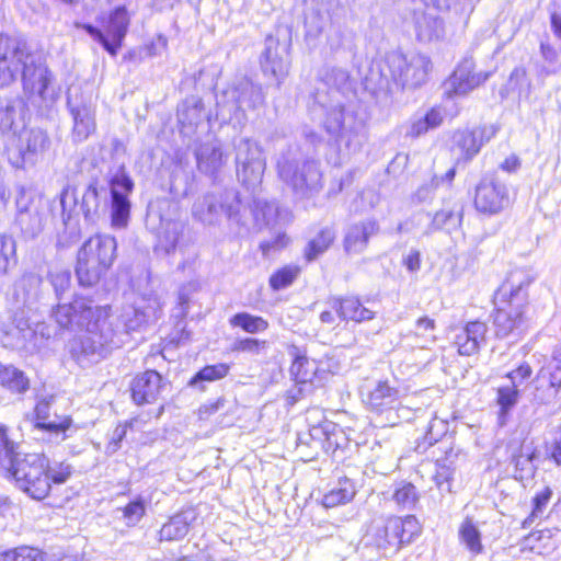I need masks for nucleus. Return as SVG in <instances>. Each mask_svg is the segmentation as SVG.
Here are the masks:
<instances>
[{
    "label": "nucleus",
    "mask_w": 561,
    "mask_h": 561,
    "mask_svg": "<svg viewBox=\"0 0 561 561\" xmlns=\"http://www.w3.org/2000/svg\"><path fill=\"white\" fill-rule=\"evenodd\" d=\"M21 78L26 94L45 98L49 71L25 39L0 34V87Z\"/></svg>",
    "instance_id": "f257e3e1"
},
{
    "label": "nucleus",
    "mask_w": 561,
    "mask_h": 561,
    "mask_svg": "<svg viewBox=\"0 0 561 561\" xmlns=\"http://www.w3.org/2000/svg\"><path fill=\"white\" fill-rule=\"evenodd\" d=\"M18 449L19 445L8 437L7 426L0 424V472L13 478L32 499H45L50 492L49 459L45 454H22Z\"/></svg>",
    "instance_id": "f03ea898"
},
{
    "label": "nucleus",
    "mask_w": 561,
    "mask_h": 561,
    "mask_svg": "<svg viewBox=\"0 0 561 561\" xmlns=\"http://www.w3.org/2000/svg\"><path fill=\"white\" fill-rule=\"evenodd\" d=\"M133 188L134 182L125 173L114 175L108 181V185L98 180L91 181L85 186L80 202V209L84 219L96 222L100 218L106 216L111 208L113 226H126L130 211L128 196Z\"/></svg>",
    "instance_id": "7ed1b4c3"
},
{
    "label": "nucleus",
    "mask_w": 561,
    "mask_h": 561,
    "mask_svg": "<svg viewBox=\"0 0 561 561\" xmlns=\"http://www.w3.org/2000/svg\"><path fill=\"white\" fill-rule=\"evenodd\" d=\"M531 282L526 273L515 272L500 287L493 314L499 337L519 336L527 330L530 321L528 288Z\"/></svg>",
    "instance_id": "20e7f679"
},
{
    "label": "nucleus",
    "mask_w": 561,
    "mask_h": 561,
    "mask_svg": "<svg viewBox=\"0 0 561 561\" xmlns=\"http://www.w3.org/2000/svg\"><path fill=\"white\" fill-rule=\"evenodd\" d=\"M282 182L300 198L311 197L322 188L320 162L305 156L298 146H289L276 162Z\"/></svg>",
    "instance_id": "39448f33"
},
{
    "label": "nucleus",
    "mask_w": 561,
    "mask_h": 561,
    "mask_svg": "<svg viewBox=\"0 0 561 561\" xmlns=\"http://www.w3.org/2000/svg\"><path fill=\"white\" fill-rule=\"evenodd\" d=\"M82 331V334L70 342L69 352L71 357L83 367L98 363L106 357L111 350L119 347L123 343L107 314L96 318L93 325Z\"/></svg>",
    "instance_id": "423d86ee"
},
{
    "label": "nucleus",
    "mask_w": 561,
    "mask_h": 561,
    "mask_svg": "<svg viewBox=\"0 0 561 561\" xmlns=\"http://www.w3.org/2000/svg\"><path fill=\"white\" fill-rule=\"evenodd\" d=\"M117 243L114 237L96 234L87 240L78 251L76 274L81 286L99 283L116 257Z\"/></svg>",
    "instance_id": "0eeeda50"
},
{
    "label": "nucleus",
    "mask_w": 561,
    "mask_h": 561,
    "mask_svg": "<svg viewBox=\"0 0 561 561\" xmlns=\"http://www.w3.org/2000/svg\"><path fill=\"white\" fill-rule=\"evenodd\" d=\"M432 64L422 54L403 55L400 51L387 54L380 67L379 89L390 90V83L404 88H417L426 82Z\"/></svg>",
    "instance_id": "6e6552de"
},
{
    "label": "nucleus",
    "mask_w": 561,
    "mask_h": 561,
    "mask_svg": "<svg viewBox=\"0 0 561 561\" xmlns=\"http://www.w3.org/2000/svg\"><path fill=\"white\" fill-rule=\"evenodd\" d=\"M323 126L350 150L357 151L366 141L365 118L354 103L344 105L336 101L328 108Z\"/></svg>",
    "instance_id": "1a4fd4ad"
},
{
    "label": "nucleus",
    "mask_w": 561,
    "mask_h": 561,
    "mask_svg": "<svg viewBox=\"0 0 561 561\" xmlns=\"http://www.w3.org/2000/svg\"><path fill=\"white\" fill-rule=\"evenodd\" d=\"M421 534V524L413 515L404 518L390 517L371 526L366 535L367 545L376 547L385 556L397 552Z\"/></svg>",
    "instance_id": "9d476101"
},
{
    "label": "nucleus",
    "mask_w": 561,
    "mask_h": 561,
    "mask_svg": "<svg viewBox=\"0 0 561 561\" xmlns=\"http://www.w3.org/2000/svg\"><path fill=\"white\" fill-rule=\"evenodd\" d=\"M15 222L27 238L38 236L46 224L49 205L35 190L25 185L16 186Z\"/></svg>",
    "instance_id": "9b49d317"
},
{
    "label": "nucleus",
    "mask_w": 561,
    "mask_h": 561,
    "mask_svg": "<svg viewBox=\"0 0 561 561\" xmlns=\"http://www.w3.org/2000/svg\"><path fill=\"white\" fill-rule=\"evenodd\" d=\"M234 162L239 181L249 190H255L262 182L266 159L262 147L250 138L233 141Z\"/></svg>",
    "instance_id": "f8f14e48"
},
{
    "label": "nucleus",
    "mask_w": 561,
    "mask_h": 561,
    "mask_svg": "<svg viewBox=\"0 0 561 561\" xmlns=\"http://www.w3.org/2000/svg\"><path fill=\"white\" fill-rule=\"evenodd\" d=\"M106 314L105 308L83 297H77L69 304H58L51 312L58 327L69 331H82L93 325L96 318H103Z\"/></svg>",
    "instance_id": "ddd939ff"
},
{
    "label": "nucleus",
    "mask_w": 561,
    "mask_h": 561,
    "mask_svg": "<svg viewBox=\"0 0 561 561\" xmlns=\"http://www.w3.org/2000/svg\"><path fill=\"white\" fill-rule=\"evenodd\" d=\"M49 147L50 139L46 131L39 128L26 130L20 136L19 144L8 150V161L18 170L33 168Z\"/></svg>",
    "instance_id": "4468645a"
},
{
    "label": "nucleus",
    "mask_w": 561,
    "mask_h": 561,
    "mask_svg": "<svg viewBox=\"0 0 561 561\" xmlns=\"http://www.w3.org/2000/svg\"><path fill=\"white\" fill-rule=\"evenodd\" d=\"M239 209L240 202L234 192H225L219 195L207 193L195 201L192 214L195 219L204 225H215L224 214L228 218L239 221Z\"/></svg>",
    "instance_id": "2eb2a0df"
},
{
    "label": "nucleus",
    "mask_w": 561,
    "mask_h": 561,
    "mask_svg": "<svg viewBox=\"0 0 561 561\" xmlns=\"http://www.w3.org/2000/svg\"><path fill=\"white\" fill-rule=\"evenodd\" d=\"M129 26V16L125 7L114 9L104 25L106 35L91 24H84L83 30L113 57L122 47Z\"/></svg>",
    "instance_id": "dca6fc26"
},
{
    "label": "nucleus",
    "mask_w": 561,
    "mask_h": 561,
    "mask_svg": "<svg viewBox=\"0 0 561 561\" xmlns=\"http://www.w3.org/2000/svg\"><path fill=\"white\" fill-rule=\"evenodd\" d=\"M67 107L72 118V140L75 142L87 140L96 129L95 106L91 99L70 89L67 95Z\"/></svg>",
    "instance_id": "f3484780"
},
{
    "label": "nucleus",
    "mask_w": 561,
    "mask_h": 561,
    "mask_svg": "<svg viewBox=\"0 0 561 561\" xmlns=\"http://www.w3.org/2000/svg\"><path fill=\"white\" fill-rule=\"evenodd\" d=\"M510 205V193L504 183L484 176L476 187L474 207L484 215H497Z\"/></svg>",
    "instance_id": "a211bd4d"
},
{
    "label": "nucleus",
    "mask_w": 561,
    "mask_h": 561,
    "mask_svg": "<svg viewBox=\"0 0 561 561\" xmlns=\"http://www.w3.org/2000/svg\"><path fill=\"white\" fill-rule=\"evenodd\" d=\"M364 402L377 414H386L385 424L396 425L399 422L400 415L393 411L399 409L400 391L398 388L391 387L388 381H378L368 391Z\"/></svg>",
    "instance_id": "6ab92c4d"
},
{
    "label": "nucleus",
    "mask_w": 561,
    "mask_h": 561,
    "mask_svg": "<svg viewBox=\"0 0 561 561\" xmlns=\"http://www.w3.org/2000/svg\"><path fill=\"white\" fill-rule=\"evenodd\" d=\"M28 320L23 312H15L5 322L0 318V343L5 348L36 352V344L30 342Z\"/></svg>",
    "instance_id": "aec40b11"
},
{
    "label": "nucleus",
    "mask_w": 561,
    "mask_h": 561,
    "mask_svg": "<svg viewBox=\"0 0 561 561\" xmlns=\"http://www.w3.org/2000/svg\"><path fill=\"white\" fill-rule=\"evenodd\" d=\"M260 64L263 73L273 78L279 85L289 71L287 46L280 45L274 37H267Z\"/></svg>",
    "instance_id": "412c9836"
},
{
    "label": "nucleus",
    "mask_w": 561,
    "mask_h": 561,
    "mask_svg": "<svg viewBox=\"0 0 561 561\" xmlns=\"http://www.w3.org/2000/svg\"><path fill=\"white\" fill-rule=\"evenodd\" d=\"M472 60H463L444 83V94L448 98L462 96L483 83L489 73L473 72Z\"/></svg>",
    "instance_id": "4be33fe9"
},
{
    "label": "nucleus",
    "mask_w": 561,
    "mask_h": 561,
    "mask_svg": "<svg viewBox=\"0 0 561 561\" xmlns=\"http://www.w3.org/2000/svg\"><path fill=\"white\" fill-rule=\"evenodd\" d=\"M225 95L231 101L229 112L255 110L265 100L262 88L248 78L240 79Z\"/></svg>",
    "instance_id": "5701e85b"
},
{
    "label": "nucleus",
    "mask_w": 561,
    "mask_h": 561,
    "mask_svg": "<svg viewBox=\"0 0 561 561\" xmlns=\"http://www.w3.org/2000/svg\"><path fill=\"white\" fill-rule=\"evenodd\" d=\"M380 226L376 219H365L350 225L344 234L343 248L347 254H359L364 252L370 238L377 236Z\"/></svg>",
    "instance_id": "b1692460"
},
{
    "label": "nucleus",
    "mask_w": 561,
    "mask_h": 561,
    "mask_svg": "<svg viewBox=\"0 0 561 561\" xmlns=\"http://www.w3.org/2000/svg\"><path fill=\"white\" fill-rule=\"evenodd\" d=\"M164 386L162 376L158 371L146 370L137 375L130 383L133 401L138 405L153 403L160 397Z\"/></svg>",
    "instance_id": "393cba45"
},
{
    "label": "nucleus",
    "mask_w": 561,
    "mask_h": 561,
    "mask_svg": "<svg viewBox=\"0 0 561 561\" xmlns=\"http://www.w3.org/2000/svg\"><path fill=\"white\" fill-rule=\"evenodd\" d=\"M162 313L161 305L157 299L144 301V305L129 306L121 314V322L125 331H138L146 324L157 321Z\"/></svg>",
    "instance_id": "a878e982"
},
{
    "label": "nucleus",
    "mask_w": 561,
    "mask_h": 561,
    "mask_svg": "<svg viewBox=\"0 0 561 561\" xmlns=\"http://www.w3.org/2000/svg\"><path fill=\"white\" fill-rule=\"evenodd\" d=\"M327 304L343 321L364 322L375 318V312L366 308L357 296H331Z\"/></svg>",
    "instance_id": "bb28decb"
},
{
    "label": "nucleus",
    "mask_w": 561,
    "mask_h": 561,
    "mask_svg": "<svg viewBox=\"0 0 561 561\" xmlns=\"http://www.w3.org/2000/svg\"><path fill=\"white\" fill-rule=\"evenodd\" d=\"M197 168L207 175H215L227 161L218 139H210L198 145L195 150Z\"/></svg>",
    "instance_id": "cd10ccee"
},
{
    "label": "nucleus",
    "mask_w": 561,
    "mask_h": 561,
    "mask_svg": "<svg viewBox=\"0 0 561 561\" xmlns=\"http://www.w3.org/2000/svg\"><path fill=\"white\" fill-rule=\"evenodd\" d=\"M488 327L484 322L472 321L467 323L463 331L457 335L456 345L460 355L470 356L476 354L482 344L485 343Z\"/></svg>",
    "instance_id": "c85d7f7f"
},
{
    "label": "nucleus",
    "mask_w": 561,
    "mask_h": 561,
    "mask_svg": "<svg viewBox=\"0 0 561 561\" xmlns=\"http://www.w3.org/2000/svg\"><path fill=\"white\" fill-rule=\"evenodd\" d=\"M197 519V513L193 508L183 510L170 517L159 531L160 540L173 541L183 539L191 526Z\"/></svg>",
    "instance_id": "c756f323"
},
{
    "label": "nucleus",
    "mask_w": 561,
    "mask_h": 561,
    "mask_svg": "<svg viewBox=\"0 0 561 561\" xmlns=\"http://www.w3.org/2000/svg\"><path fill=\"white\" fill-rule=\"evenodd\" d=\"M35 414L38 422L36 427L43 428L55 436L57 440H65L69 435L68 432L72 430V420L70 417H64L59 422L51 421L45 422L49 415V401L44 399L41 400L35 407Z\"/></svg>",
    "instance_id": "7c9ffc66"
},
{
    "label": "nucleus",
    "mask_w": 561,
    "mask_h": 561,
    "mask_svg": "<svg viewBox=\"0 0 561 561\" xmlns=\"http://www.w3.org/2000/svg\"><path fill=\"white\" fill-rule=\"evenodd\" d=\"M483 131L476 130H458L454 134L453 140L455 149L458 151V159L465 161L471 160L482 147Z\"/></svg>",
    "instance_id": "2f4dec72"
},
{
    "label": "nucleus",
    "mask_w": 561,
    "mask_h": 561,
    "mask_svg": "<svg viewBox=\"0 0 561 561\" xmlns=\"http://www.w3.org/2000/svg\"><path fill=\"white\" fill-rule=\"evenodd\" d=\"M184 230V225L176 220H167L161 224L158 233L156 252L158 254L169 255L176 249L180 237Z\"/></svg>",
    "instance_id": "473e14b6"
},
{
    "label": "nucleus",
    "mask_w": 561,
    "mask_h": 561,
    "mask_svg": "<svg viewBox=\"0 0 561 561\" xmlns=\"http://www.w3.org/2000/svg\"><path fill=\"white\" fill-rule=\"evenodd\" d=\"M205 118L207 113L201 98L187 96L178 107V119L183 126H197Z\"/></svg>",
    "instance_id": "72a5a7b5"
},
{
    "label": "nucleus",
    "mask_w": 561,
    "mask_h": 561,
    "mask_svg": "<svg viewBox=\"0 0 561 561\" xmlns=\"http://www.w3.org/2000/svg\"><path fill=\"white\" fill-rule=\"evenodd\" d=\"M415 32L421 42H432L438 39L443 33V21L431 13H420L415 15Z\"/></svg>",
    "instance_id": "f704fd0d"
},
{
    "label": "nucleus",
    "mask_w": 561,
    "mask_h": 561,
    "mask_svg": "<svg viewBox=\"0 0 561 561\" xmlns=\"http://www.w3.org/2000/svg\"><path fill=\"white\" fill-rule=\"evenodd\" d=\"M0 385L13 393H24L30 389V379L13 365L0 363Z\"/></svg>",
    "instance_id": "c9c22d12"
},
{
    "label": "nucleus",
    "mask_w": 561,
    "mask_h": 561,
    "mask_svg": "<svg viewBox=\"0 0 561 561\" xmlns=\"http://www.w3.org/2000/svg\"><path fill=\"white\" fill-rule=\"evenodd\" d=\"M356 493L355 485L347 478L340 479L328 493L324 494L322 503L325 507H335L351 502Z\"/></svg>",
    "instance_id": "e433bc0d"
},
{
    "label": "nucleus",
    "mask_w": 561,
    "mask_h": 561,
    "mask_svg": "<svg viewBox=\"0 0 561 561\" xmlns=\"http://www.w3.org/2000/svg\"><path fill=\"white\" fill-rule=\"evenodd\" d=\"M535 389L533 392V402L537 405L554 404L560 390L539 370L535 380Z\"/></svg>",
    "instance_id": "4c0bfd02"
},
{
    "label": "nucleus",
    "mask_w": 561,
    "mask_h": 561,
    "mask_svg": "<svg viewBox=\"0 0 561 561\" xmlns=\"http://www.w3.org/2000/svg\"><path fill=\"white\" fill-rule=\"evenodd\" d=\"M42 279L38 275L26 274L16 282L14 287V296L16 300L23 305H31L38 298V290Z\"/></svg>",
    "instance_id": "58836bf2"
},
{
    "label": "nucleus",
    "mask_w": 561,
    "mask_h": 561,
    "mask_svg": "<svg viewBox=\"0 0 561 561\" xmlns=\"http://www.w3.org/2000/svg\"><path fill=\"white\" fill-rule=\"evenodd\" d=\"M321 80L331 89H335L342 94H347L353 90V81L347 70L339 67H328L321 73Z\"/></svg>",
    "instance_id": "ea45409f"
},
{
    "label": "nucleus",
    "mask_w": 561,
    "mask_h": 561,
    "mask_svg": "<svg viewBox=\"0 0 561 561\" xmlns=\"http://www.w3.org/2000/svg\"><path fill=\"white\" fill-rule=\"evenodd\" d=\"M420 494L416 488L407 481L394 484L392 500L401 508L411 510L419 502Z\"/></svg>",
    "instance_id": "a19ab883"
},
{
    "label": "nucleus",
    "mask_w": 561,
    "mask_h": 561,
    "mask_svg": "<svg viewBox=\"0 0 561 561\" xmlns=\"http://www.w3.org/2000/svg\"><path fill=\"white\" fill-rule=\"evenodd\" d=\"M335 238L334 232L329 229H322L317 237H314L312 240L309 241L306 251L305 256L307 261H313L316 260L320 254H322L324 251L329 249L331 243L333 242Z\"/></svg>",
    "instance_id": "79ce46f5"
},
{
    "label": "nucleus",
    "mask_w": 561,
    "mask_h": 561,
    "mask_svg": "<svg viewBox=\"0 0 561 561\" xmlns=\"http://www.w3.org/2000/svg\"><path fill=\"white\" fill-rule=\"evenodd\" d=\"M459 536L461 541L473 554H479L483 551L481 534L471 519L466 518L463 520L459 528Z\"/></svg>",
    "instance_id": "37998d69"
},
{
    "label": "nucleus",
    "mask_w": 561,
    "mask_h": 561,
    "mask_svg": "<svg viewBox=\"0 0 561 561\" xmlns=\"http://www.w3.org/2000/svg\"><path fill=\"white\" fill-rule=\"evenodd\" d=\"M230 324L239 327L248 333L264 332L268 328V322L259 316H253L248 312H240L230 319Z\"/></svg>",
    "instance_id": "c03bdc74"
},
{
    "label": "nucleus",
    "mask_w": 561,
    "mask_h": 561,
    "mask_svg": "<svg viewBox=\"0 0 561 561\" xmlns=\"http://www.w3.org/2000/svg\"><path fill=\"white\" fill-rule=\"evenodd\" d=\"M316 374V363L306 356L297 355L290 366V375L298 383L311 382Z\"/></svg>",
    "instance_id": "a18cd8bd"
},
{
    "label": "nucleus",
    "mask_w": 561,
    "mask_h": 561,
    "mask_svg": "<svg viewBox=\"0 0 561 561\" xmlns=\"http://www.w3.org/2000/svg\"><path fill=\"white\" fill-rule=\"evenodd\" d=\"M552 494L553 492L550 486H545L540 492L536 493L533 499L531 513L522 523L523 528L530 527L531 524L543 514Z\"/></svg>",
    "instance_id": "49530a36"
},
{
    "label": "nucleus",
    "mask_w": 561,
    "mask_h": 561,
    "mask_svg": "<svg viewBox=\"0 0 561 561\" xmlns=\"http://www.w3.org/2000/svg\"><path fill=\"white\" fill-rule=\"evenodd\" d=\"M518 385L502 386L497 389L496 402L500 405L501 417L506 415L513 409L519 399Z\"/></svg>",
    "instance_id": "de8ad7c7"
},
{
    "label": "nucleus",
    "mask_w": 561,
    "mask_h": 561,
    "mask_svg": "<svg viewBox=\"0 0 561 561\" xmlns=\"http://www.w3.org/2000/svg\"><path fill=\"white\" fill-rule=\"evenodd\" d=\"M0 561H44V558L38 549L24 546L0 552Z\"/></svg>",
    "instance_id": "09e8293b"
},
{
    "label": "nucleus",
    "mask_w": 561,
    "mask_h": 561,
    "mask_svg": "<svg viewBox=\"0 0 561 561\" xmlns=\"http://www.w3.org/2000/svg\"><path fill=\"white\" fill-rule=\"evenodd\" d=\"M230 366L225 363H219L216 365L205 366L202 370H199L195 377L191 380V385H194L197 381H215L226 377L229 373Z\"/></svg>",
    "instance_id": "8fccbe9b"
},
{
    "label": "nucleus",
    "mask_w": 561,
    "mask_h": 561,
    "mask_svg": "<svg viewBox=\"0 0 561 561\" xmlns=\"http://www.w3.org/2000/svg\"><path fill=\"white\" fill-rule=\"evenodd\" d=\"M26 334L30 335V342L36 344V352L39 351L43 346H45L46 342L50 340L54 334L55 330L46 322H38L35 324L34 328H32L28 324V331Z\"/></svg>",
    "instance_id": "3c124183"
},
{
    "label": "nucleus",
    "mask_w": 561,
    "mask_h": 561,
    "mask_svg": "<svg viewBox=\"0 0 561 561\" xmlns=\"http://www.w3.org/2000/svg\"><path fill=\"white\" fill-rule=\"evenodd\" d=\"M461 215L460 213H455L454 210H439L437 211L432 220L431 228L434 230L446 229L450 230L460 224Z\"/></svg>",
    "instance_id": "603ef678"
},
{
    "label": "nucleus",
    "mask_w": 561,
    "mask_h": 561,
    "mask_svg": "<svg viewBox=\"0 0 561 561\" xmlns=\"http://www.w3.org/2000/svg\"><path fill=\"white\" fill-rule=\"evenodd\" d=\"M299 268L297 266H285L275 272L270 278V285L273 289H282L289 286L298 276Z\"/></svg>",
    "instance_id": "864d4df0"
},
{
    "label": "nucleus",
    "mask_w": 561,
    "mask_h": 561,
    "mask_svg": "<svg viewBox=\"0 0 561 561\" xmlns=\"http://www.w3.org/2000/svg\"><path fill=\"white\" fill-rule=\"evenodd\" d=\"M15 259V242L7 236H0V275L7 274L11 261Z\"/></svg>",
    "instance_id": "5fc2aeb1"
},
{
    "label": "nucleus",
    "mask_w": 561,
    "mask_h": 561,
    "mask_svg": "<svg viewBox=\"0 0 561 561\" xmlns=\"http://www.w3.org/2000/svg\"><path fill=\"white\" fill-rule=\"evenodd\" d=\"M435 321L427 316L421 317L416 320L414 335L424 339L425 344L422 345V347H426V344L435 342Z\"/></svg>",
    "instance_id": "6e6d98bb"
},
{
    "label": "nucleus",
    "mask_w": 561,
    "mask_h": 561,
    "mask_svg": "<svg viewBox=\"0 0 561 561\" xmlns=\"http://www.w3.org/2000/svg\"><path fill=\"white\" fill-rule=\"evenodd\" d=\"M508 85L512 90H517L519 94L528 95L530 93L531 83L527 77L526 69L516 67L510 76Z\"/></svg>",
    "instance_id": "4d7b16f0"
},
{
    "label": "nucleus",
    "mask_w": 561,
    "mask_h": 561,
    "mask_svg": "<svg viewBox=\"0 0 561 561\" xmlns=\"http://www.w3.org/2000/svg\"><path fill=\"white\" fill-rule=\"evenodd\" d=\"M49 280L58 299L69 290L71 274L68 270H56L49 273Z\"/></svg>",
    "instance_id": "13d9d810"
},
{
    "label": "nucleus",
    "mask_w": 561,
    "mask_h": 561,
    "mask_svg": "<svg viewBox=\"0 0 561 561\" xmlns=\"http://www.w3.org/2000/svg\"><path fill=\"white\" fill-rule=\"evenodd\" d=\"M254 216L257 220L261 217L266 225H270L279 217L278 205L275 202L260 201L256 203Z\"/></svg>",
    "instance_id": "bf43d9fd"
},
{
    "label": "nucleus",
    "mask_w": 561,
    "mask_h": 561,
    "mask_svg": "<svg viewBox=\"0 0 561 561\" xmlns=\"http://www.w3.org/2000/svg\"><path fill=\"white\" fill-rule=\"evenodd\" d=\"M21 100L9 102L4 108L0 110V126L3 129H13L15 125L16 112L23 108Z\"/></svg>",
    "instance_id": "052dcab7"
},
{
    "label": "nucleus",
    "mask_w": 561,
    "mask_h": 561,
    "mask_svg": "<svg viewBox=\"0 0 561 561\" xmlns=\"http://www.w3.org/2000/svg\"><path fill=\"white\" fill-rule=\"evenodd\" d=\"M72 474V467L65 462V461H56L50 463L49 462V470H48V477H49V484L53 483L56 484H62L65 483Z\"/></svg>",
    "instance_id": "680f3d73"
},
{
    "label": "nucleus",
    "mask_w": 561,
    "mask_h": 561,
    "mask_svg": "<svg viewBox=\"0 0 561 561\" xmlns=\"http://www.w3.org/2000/svg\"><path fill=\"white\" fill-rule=\"evenodd\" d=\"M540 371L561 390V347L554 352L552 363L548 367L541 368Z\"/></svg>",
    "instance_id": "e2e57ef3"
},
{
    "label": "nucleus",
    "mask_w": 561,
    "mask_h": 561,
    "mask_svg": "<svg viewBox=\"0 0 561 561\" xmlns=\"http://www.w3.org/2000/svg\"><path fill=\"white\" fill-rule=\"evenodd\" d=\"M266 347H267L266 341L251 339V337L237 340L233 345L234 351L250 353L253 355L260 354Z\"/></svg>",
    "instance_id": "0e129e2a"
},
{
    "label": "nucleus",
    "mask_w": 561,
    "mask_h": 561,
    "mask_svg": "<svg viewBox=\"0 0 561 561\" xmlns=\"http://www.w3.org/2000/svg\"><path fill=\"white\" fill-rule=\"evenodd\" d=\"M123 514L128 525L137 524L145 515L144 502L141 500L130 502L124 507Z\"/></svg>",
    "instance_id": "69168bd1"
},
{
    "label": "nucleus",
    "mask_w": 561,
    "mask_h": 561,
    "mask_svg": "<svg viewBox=\"0 0 561 561\" xmlns=\"http://www.w3.org/2000/svg\"><path fill=\"white\" fill-rule=\"evenodd\" d=\"M533 458L534 453L530 450H524L522 447L520 453L518 455H514L512 458V462L515 466V469L520 472H531L533 471Z\"/></svg>",
    "instance_id": "338daca9"
},
{
    "label": "nucleus",
    "mask_w": 561,
    "mask_h": 561,
    "mask_svg": "<svg viewBox=\"0 0 561 561\" xmlns=\"http://www.w3.org/2000/svg\"><path fill=\"white\" fill-rule=\"evenodd\" d=\"M289 242V238L285 233H278L271 240H265L260 244V248L264 255H268L273 251H279L284 249Z\"/></svg>",
    "instance_id": "774afa93"
}]
</instances>
